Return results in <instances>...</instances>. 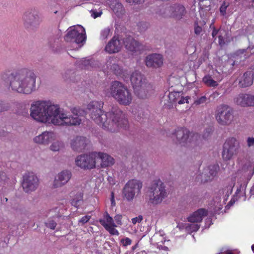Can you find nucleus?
I'll use <instances>...</instances> for the list:
<instances>
[{"instance_id":"09e8293b","label":"nucleus","mask_w":254,"mask_h":254,"mask_svg":"<svg viewBox=\"0 0 254 254\" xmlns=\"http://www.w3.org/2000/svg\"><path fill=\"white\" fill-rule=\"evenodd\" d=\"M142 216L141 215L133 218L131 219V222L133 224H135L136 223H139L142 220Z\"/></svg>"},{"instance_id":"4d7b16f0","label":"nucleus","mask_w":254,"mask_h":254,"mask_svg":"<svg viewBox=\"0 0 254 254\" xmlns=\"http://www.w3.org/2000/svg\"><path fill=\"white\" fill-rule=\"evenodd\" d=\"M212 130L211 129L208 128L206 130V132L203 134V138H206L207 137L209 136V135L211 133Z\"/></svg>"},{"instance_id":"2eb2a0df","label":"nucleus","mask_w":254,"mask_h":254,"mask_svg":"<svg viewBox=\"0 0 254 254\" xmlns=\"http://www.w3.org/2000/svg\"><path fill=\"white\" fill-rule=\"evenodd\" d=\"M24 25L27 29H33L40 23L39 15L34 11H26L23 16Z\"/></svg>"},{"instance_id":"f03ea898","label":"nucleus","mask_w":254,"mask_h":254,"mask_svg":"<svg viewBox=\"0 0 254 254\" xmlns=\"http://www.w3.org/2000/svg\"><path fill=\"white\" fill-rule=\"evenodd\" d=\"M103 105L102 101H93L87 106L89 116L97 124L111 132L128 128V120L119 107L113 106L110 111L105 113L102 110Z\"/></svg>"},{"instance_id":"774afa93","label":"nucleus","mask_w":254,"mask_h":254,"mask_svg":"<svg viewBox=\"0 0 254 254\" xmlns=\"http://www.w3.org/2000/svg\"><path fill=\"white\" fill-rule=\"evenodd\" d=\"M252 250L253 252L254 253V244L252 246Z\"/></svg>"},{"instance_id":"58836bf2","label":"nucleus","mask_w":254,"mask_h":254,"mask_svg":"<svg viewBox=\"0 0 254 254\" xmlns=\"http://www.w3.org/2000/svg\"><path fill=\"white\" fill-rule=\"evenodd\" d=\"M9 107V105L0 100V112L7 111Z\"/></svg>"},{"instance_id":"a18cd8bd","label":"nucleus","mask_w":254,"mask_h":254,"mask_svg":"<svg viewBox=\"0 0 254 254\" xmlns=\"http://www.w3.org/2000/svg\"><path fill=\"white\" fill-rule=\"evenodd\" d=\"M115 221L117 226H121L122 225V215L120 214H117L114 217Z\"/></svg>"},{"instance_id":"39448f33","label":"nucleus","mask_w":254,"mask_h":254,"mask_svg":"<svg viewBox=\"0 0 254 254\" xmlns=\"http://www.w3.org/2000/svg\"><path fill=\"white\" fill-rule=\"evenodd\" d=\"M109 94L120 105L128 106L132 101L131 92L123 83L118 81L112 82Z\"/></svg>"},{"instance_id":"c85d7f7f","label":"nucleus","mask_w":254,"mask_h":254,"mask_svg":"<svg viewBox=\"0 0 254 254\" xmlns=\"http://www.w3.org/2000/svg\"><path fill=\"white\" fill-rule=\"evenodd\" d=\"M71 204L77 208L83 202V193L81 191H72L70 193Z\"/></svg>"},{"instance_id":"b1692460","label":"nucleus","mask_w":254,"mask_h":254,"mask_svg":"<svg viewBox=\"0 0 254 254\" xmlns=\"http://www.w3.org/2000/svg\"><path fill=\"white\" fill-rule=\"evenodd\" d=\"M130 79L133 89L147 83L144 76L138 71L132 72Z\"/></svg>"},{"instance_id":"49530a36","label":"nucleus","mask_w":254,"mask_h":254,"mask_svg":"<svg viewBox=\"0 0 254 254\" xmlns=\"http://www.w3.org/2000/svg\"><path fill=\"white\" fill-rule=\"evenodd\" d=\"M225 38L222 35V34L221 33L218 36V43L220 46H223L225 45Z\"/></svg>"},{"instance_id":"c756f323","label":"nucleus","mask_w":254,"mask_h":254,"mask_svg":"<svg viewBox=\"0 0 254 254\" xmlns=\"http://www.w3.org/2000/svg\"><path fill=\"white\" fill-rule=\"evenodd\" d=\"M97 157L101 160V165L102 167L109 166L114 163V158L106 153L99 152Z\"/></svg>"},{"instance_id":"cd10ccee","label":"nucleus","mask_w":254,"mask_h":254,"mask_svg":"<svg viewBox=\"0 0 254 254\" xmlns=\"http://www.w3.org/2000/svg\"><path fill=\"white\" fill-rule=\"evenodd\" d=\"M108 4L114 12L118 17L124 13L125 9L123 5L118 0H108Z\"/></svg>"},{"instance_id":"e433bc0d","label":"nucleus","mask_w":254,"mask_h":254,"mask_svg":"<svg viewBox=\"0 0 254 254\" xmlns=\"http://www.w3.org/2000/svg\"><path fill=\"white\" fill-rule=\"evenodd\" d=\"M63 147V143L62 141H57L52 144L50 149L53 151H58Z\"/></svg>"},{"instance_id":"052dcab7","label":"nucleus","mask_w":254,"mask_h":254,"mask_svg":"<svg viewBox=\"0 0 254 254\" xmlns=\"http://www.w3.org/2000/svg\"><path fill=\"white\" fill-rule=\"evenodd\" d=\"M101 12H95V11H93L92 12V13L91 14V16L94 18H96L98 17H99L101 14Z\"/></svg>"},{"instance_id":"a211bd4d","label":"nucleus","mask_w":254,"mask_h":254,"mask_svg":"<svg viewBox=\"0 0 254 254\" xmlns=\"http://www.w3.org/2000/svg\"><path fill=\"white\" fill-rule=\"evenodd\" d=\"M122 48V43L119 37L114 36L107 43L105 47V51L110 54L117 53Z\"/></svg>"},{"instance_id":"20e7f679","label":"nucleus","mask_w":254,"mask_h":254,"mask_svg":"<svg viewBox=\"0 0 254 254\" xmlns=\"http://www.w3.org/2000/svg\"><path fill=\"white\" fill-rule=\"evenodd\" d=\"M172 137L173 140L176 138V143L189 148L187 150L188 154H189V156H187L188 160L190 158L192 160V158L195 157V155L193 154L195 150V147H196L198 140L201 139L199 134L190 132L187 128L180 127L175 129L172 133Z\"/></svg>"},{"instance_id":"864d4df0","label":"nucleus","mask_w":254,"mask_h":254,"mask_svg":"<svg viewBox=\"0 0 254 254\" xmlns=\"http://www.w3.org/2000/svg\"><path fill=\"white\" fill-rule=\"evenodd\" d=\"M248 49H241V50H239L237 51V53L238 54H244V57L245 59L247 58L249 55H246V53H248Z\"/></svg>"},{"instance_id":"6e6552de","label":"nucleus","mask_w":254,"mask_h":254,"mask_svg":"<svg viewBox=\"0 0 254 254\" xmlns=\"http://www.w3.org/2000/svg\"><path fill=\"white\" fill-rule=\"evenodd\" d=\"M215 117L219 125L228 126L234 118L233 109L227 105L221 104L217 106L215 112Z\"/></svg>"},{"instance_id":"5fc2aeb1","label":"nucleus","mask_w":254,"mask_h":254,"mask_svg":"<svg viewBox=\"0 0 254 254\" xmlns=\"http://www.w3.org/2000/svg\"><path fill=\"white\" fill-rule=\"evenodd\" d=\"M221 33V30L217 29L215 27L213 28L212 32V36L213 38H215V36L218 34H220Z\"/></svg>"},{"instance_id":"423d86ee","label":"nucleus","mask_w":254,"mask_h":254,"mask_svg":"<svg viewBox=\"0 0 254 254\" xmlns=\"http://www.w3.org/2000/svg\"><path fill=\"white\" fill-rule=\"evenodd\" d=\"M150 201L155 204L161 203L167 196L164 183L160 180H154L148 189Z\"/></svg>"},{"instance_id":"7c9ffc66","label":"nucleus","mask_w":254,"mask_h":254,"mask_svg":"<svg viewBox=\"0 0 254 254\" xmlns=\"http://www.w3.org/2000/svg\"><path fill=\"white\" fill-rule=\"evenodd\" d=\"M249 94H240L238 95L235 99L236 103L241 106H248Z\"/></svg>"},{"instance_id":"a878e982","label":"nucleus","mask_w":254,"mask_h":254,"mask_svg":"<svg viewBox=\"0 0 254 254\" xmlns=\"http://www.w3.org/2000/svg\"><path fill=\"white\" fill-rule=\"evenodd\" d=\"M86 138L83 136H78L71 140L70 144L72 149L76 151H81L86 145Z\"/></svg>"},{"instance_id":"6e6d98bb","label":"nucleus","mask_w":254,"mask_h":254,"mask_svg":"<svg viewBox=\"0 0 254 254\" xmlns=\"http://www.w3.org/2000/svg\"><path fill=\"white\" fill-rule=\"evenodd\" d=\"M111 206L112 207H114L116 205L114 193L113 192H111Z\"/></svg>"},{"instance_id":"c03bdc74","label":"nucleus","mask_w":254,"mask_h":254,"mask_svg":"<svg viewBox=\"0 0 254 254\" xmlns=\"http://www.w3.org/2000/svg\"><path fill=\"white\" fill-rule=\"evenodd\" d=\"M190 99V97L189 96H186V97H184L182 96V95L180 96V99L178 101L179 104H183L185 103H189V100Z\"/></svg>"},{"instance_id":"603ef678","label":"nucleus","mask_w":254,"mask_h":254,"mask_svg":"<svg viewBox=\"0 0 254 254\" xmlns=\"http://www.w3.org/2000/svg\"><path fill=\"white\" fill-rule=\"evenodd\" d=\"M7 179V177L5 173L3 172H0V183H4Z\"/></svg>"},{"instance_id":"3c124183","label":"nucleus","mask_w":254,"mask_h":254,"mask_svg":"<svg viewBox=\"0 0 254 254\" xmlns=\"http://www.w3.org/2000/svg\"><path fill=\"white\" fill-rule=\"evenodd\" d=\"M249 102L250 104H248V106H254V95H249L248 98Z\"/></svg>"},{"instance_id":"0eeeda50","label":"nucleus","mask_w":254,"mask_h":254,"mask_svg":"<svg viewBox=\"0 0 254 254\" xmlns=\"http://www.w3.org/2000/svg\"><path fill=\"white\" fill-rule=\"evenodd\" d=\"M186 13V8L181 4L162 6L158 12V14L163 17H172L176 20L182 19Z\"/></svg>"},{"instance_id":"ea45409f","label":"nucleus","mask_w":254,"mask_h":254,"mask_svg":"<svg viewBox=\"0 0 254 254\" xmlns=\"http://www.w3.org/2000/svg\"><path fill=\"white\" fill-rule=\"evenodd\" d=\"M91 216L90 215H85L83 216L81 219H80L78 221V224H81V225H84V224L87 223L90 219H91Z\"/></svg>"},{"instance_id":"72a5a7b5","label":"nucleus","mask_w":254,"mask_h":254,"mask_svg":"<svg viewBox=\"0 0 254 254\" xmlns=\"http://www.w3.org/2000/svg\"><path fill=\"white\" fill-rule=\"evenodd\" d=\"M182 95L181 92H171L168 95V98L171 103H178L180 96Z\"/></svg>"},{"instance_id":"1a4fd4ad","label":"nucleus","mask_w":254,"mask_h":254,"mask_svg":"<svg viewBox=\"0 0 254 254\" xmlns=\"http://www.w3.org/2000/svg\"><path fill=\"white\" fill-rule=\"evenodd\" d=\"M238 140L234 137L228 138L223 145L222 157L224 160L228 161L237 155L240 149Z\"/></svg>"},{"instance_id":"c9c22d12","label":"nucleus","mask_w":254,"mask_h":254,"mask_svg":"<svg viewBox=\"0 0 254 254\" xmlns=\"http://www.w3.org/2000/svg\"><path fill=\"white\" fill-rule=\"evenodd\" d=\"M229 5L230 2L228 0H224L222 2L219 8L220 12L222 15L225 16L226 14V10Z\"/></svg>"},{"instance_id":"393cba45","label":"nucleus","mask_w":254,"mask_h":254,"mask_svg":"<svg viewBox=\"0 0 254 254\" xmlns=\"http://www.w3.org/2000/svg\"><path fill=\"white\" fill-rule=\"evenodd\" d=\"M254 73L252 71L245 72L239 81V85L242 88L251 86L253 83Z\"/></svg>"},{"instance_id":"f8f14e48","label":"nucleus","mask_w":254,"mask_h":254,"mask_svg":"<svg viewBox=\"0 0 254 254\" xmlns=\"http://www.w3.org/2000/svg\"><path fill=\"white\" fill-rule=\"evenodd\" d=\"M96 153L84 154L78 156L75 159L76 165L84 170L91 169L95 167Z\"/></svg>"},{"instance_id":"bb28decb","label":"nucleus","mask_w":254,"mask_h":254,"mask_svg":"<svg viewBox=\"0 0 254 254\" xmlns=\"http://www.w3.org/2000/svg\"><path fill=\"white\" fill-rule=\"evenodd\" d=\"M207 213V211L205 209H199L188 217V221L192 223L201 222L203 217L206 216Z\"/></svg>"},{"instance_id":"4c0bfd02","label":"nucleus","mask_w":254,"mask_h":254,"mask_svg":"<svg viewBox=\"0 0 254 254\" xmlns=\"http://www.w3.org/2000/svg\"><path fill=\"white\" fill-rule=\"evenodd\" d=\"M207 100V98L205 96H202L200 98L195 100L193 103V105L195 106H198L203 104H204Z\"/></svg>"},{"instance_id":"9d476101","label":"nucleus","mask_w":254,"mask_h":254,"mask_svg":"<svg viewBox=\"0 0 254 254\" xmlns=\"http://www.w3.org/2000/svg\"><path fill=\"white\" fill-rule=\"evenodd\" d=\"M64 39L67 42H75L80 44L86 40L85 31L84 28L80 26H74L68 29Z\"/></svg>"},{"instance_id":"f257e3e1","label":"nucleus","mask_w":254,"mask_h":254,"mask_svg":"<svg viewBox=\"0 0 254 254\" xmlns=\"http://www.w3.org/2000/svg\"><path fill=\"white\" fill-rule=\"evenodd\" d=\"M70 115L61 109L59 105L50 102L38 101L31 105L30 116L35 120L43 123L59 126H76L80 125L81 120L78 115V110L72 108Z\"/></svg>"},{"instance_id":"de8ad7c7","label":"nucleus","mask_w":254,"mask_h":254,"mask_svg":"<svg viewBox=\"0 0 254 254\" xmlns=\"http://www.w3.org/2000/svg\"><path fill=\"white\" fill-rule=\"evenodd\" d=\"M247 143L248 147H254V137H248L247 139Z\"/></svg>"},{"instance_id":"69168bd1","label":"nucleus","mask_w":254,"mask_h":254,"mask_svg":"<svg viewBox=\"0 0 254 254\" xmlns=\"http://www.w3.org/2000/svg\"><path fill=\"white\" fill-rule=\"evenodd\" d=\"M226 254H234L232 252L228 251L226 253Z\"/></svg>"},{"instance_id":"4be33fe9","label":"nucleus","mask_w":254,"mask_h":254,"mask_svg":"<svg viewBox=\"0 0 254 254\" xmlns=\"http://www.w3.org/2000/svg\"><path fill=\"white\" fill-rule=\"evenodd\" d=\"M133 90L135 95L140 99L148 98L153 91L152 86L149 83H146L141 86L136 87Z\"/></svg>"},{"instance_id":"8fccbe9b","label":"nucleus","mask_w":254,"mask_h":254,"mask_svg":"<svg viewBox=\"0 0 254 254\" xmlns=\"http://www.w3.org/2000/svg\"><path fill=\"white\" fill-rule=\"evenodd\" d=\"M202 31V28L201 27L198 26L197 25V23L195 24L194 26V33L196 35H199Z\"/></svg>"},{"instance_id":"4468645a","label":"nucleus","mask_w":254,"mask_h":254,"mask_svg":"<svg viewBox=\"0 0 254 254\" xmlns=\"http://www.w3.org/2000/svg\"><path fill=\"white\" fill-rule=\"evenodd\" d=\"M99 222L111 235L118 236L119 235V231L115 228L117 225L114 223L113 218L107 212L104 213L103 218L100 219Z\"/></svg>"},{"instance_id":"a19ab883","label":"nucleus","mask_w":254,"mask_h":254,"mask_svg":"<svg viewBox=\"0 0 254 254\" xmlns=\"http://www.w3.org/2000/svg\"><path fill=\"white\" fill-rule=\"evenodd\" d=\"M132 241L129 238H126L121 240V243L124 247H127L131 244Z\"/></svg>"},{"instance_id":"0e129e2a","label":"nucleus","mask_w":254,"mask_h":254,"mask_svg":"<svg viewBox=\"0 0 254 254\" xmlns=\"http://www.w3.org/2000/svg\"><path fill=\"white\" fill-rule=\"evenodd\" d=\"M247 2L252 3V7H254V0H245Z\"/></svg>"},{"instance_id":"ddd939ff","label":"nucleus","mask_w":254,"mask_h":254,"mask_svg":"<svg viewBox=\"0 0 254 254\" xmlns=\"http://www.w3.org/2000/svg\"><path fill=\"white\" fill-rule=\"evenodd\" d=\"M39 186V180L33 172H28L23 176L22 187L26 192L35 190Z\"/></svg>"},{"instance_id":"680f3d73","label":"nucleus","mask_w":254,"mask_h":254,"mask_svg":"<svg viewBox=\"0 0 254 254\" xmlns=\"http://www.w3.org/2000/svg\"><path fill=\"white\" fill-rule=\"evenodd\" d=\"M191 228L193 231H196L199 229V226L197 224H193L191 226Z\"/></svg>"},{"instance_id":"f704fd0d","label":"nucleus","mask_w":254,"mask_h":254,"mask_svg":"<svg viewBox=\"0 0 254 254\" xmlns=\"http://www.w3.org/2000/svg\"><path fill=\"white\" fill-rule=\"evenodd\" d=\"M112 34V29L109 27H107L103 29L101 32V38L102 40L107 39L108 37L111 36Z\"/></svg>"},{"instance_id":"338daca9","label":"nucleus","mask_w":254,"mask_h":254,"mask_svg":"<svg viewBox=\"0 0 254 254\" xmlns=\"http://www.w3.org/2000/svg\"><path fill=\"white\" fill-rule=\"evenodd\" d=\"M254 190V187H253L252 188V189L251 190V193L254 194V193H253V192H252Z\"/></svg>"},{"instance_id":"7ed1b4c3","label":"nucleus","mask_w":254,"mask_h":254,"mask_svg":"<svg viewBox=\"0 0 254 254\" xmlns=\"http://www.w3.org/2000/svg\"><path fill=\"white\" fill-rule=\"evenodd\" d=\"M36 78L33 71L23 68L12 72L5 82L12 90L28 94L35 89Z\"/></svg>"},{"instance_id":"37998d69","label":"nucleus","mask_w":254,"mask_h":254,"mask_svg":"<svg viewBox=\"0 0 254 254\" xmlns=\"http://www.w3.org/2000/svg\"><path fill=\"white\" fill-rule=\"evenodd\" d=\"M148 24L146 22H140L137 25L140 32L145 30L148 28Z\"/></svg>"},{"instance_id":"412c9836","label":"nucleus","mask_w":254,"mask_h":254,"mask_svg":"<svg viewBox=\"0 0 254 254\" xmlns=\"http://www.w3.org/2000/svg\"><path fill=\"white\" fill-rule=\"evenodd\" d=\"M56 135L53 131H44L34 138V141L38 144H48L55 140Z\"/></svg>"},{"instance_id":"9b49d317","label":"nucleus","mask_w":254,"mask_h":254,"mask_svg":"<svg viewBox=\"0 0 254 254\" xmlns=\"http://www.w3.org/2000/svg\"><path fill=\"white\" fill-rule=\"evenodd\" d=\"M142 188V183L140 181L135 179L129 180L125 185L123 193L125 198L128 201L132 200L135 194L140 192Z\"/></svg>"},{"instance_id":"473e14b6","label":"nucleus","mask_w":254,"mask_h":254,"mask_svg":"<svg viewBox=\"0 0 254 254\" xmlns=\"http://www.w3.org/2000/svg\"><path fill=\"white\" fill-rule=\"evenodd\" d=\"M203 82L208 87H215L218 85L217 81L213 79L212 76L210 75H206L202 78Z\"/></svg>"},{"instance_id":"79ce46f5","label":"nucleus","mask_w":254,"mask_h":254,"mask_svg":"<svg viewBox=\"0 0 254 254\" xmlns=\"http://www.w3.org/2000/svg\"><path fill=\"white\" fill-rule=\"evenodd\" d=\"M45 224L48 228L52 230H54L57 226L56 222L53 220L48 221Z\"/></svg>"},{"instance_id":"2f4dec72","label":"nucleus","mask_w":254,"mask_h":254,"mask_svg":"<svg viewBox=\"0 0 254 254\" xmlns=\"http://www.w3.org/2000/svg\"><path fill=\"white\" fill-rule=\"evenodd\" d=\"M244 170L248 172V175L251 177L254 174V161L248 160L247 161L243 167Z\"/></svg>"},{"instance_id":"6ab92c4d","label":"nucleus","mask_w":254,"mask_h":254,"mask_svg":"<svg viewBox=\"0 0 254 254\" xmlns=\"http://www.w3.org/2000/svg\"><path fill=\"white\" fill-rule=\"evenodd\" d=\"M124 44L127 50L133 53L143 50L142 45L130 36H126L124 39Z\"/></svg>"},{"instance_id":"5701e85b","label":"nucleus","mask_w":254,"mask_h":254,"mask_svg":"<svg viewBox=\"0 0 254 254\" xmlns=\"http://www.w3.org/2000/svg\"><path fill=\"white\" fill-rule=\"evenodd\" d=\"M219 169V167L217 165L209 166L204 170V172L201 175V178L204 177V179H202L201 182H206L211 180L216 175Z\"/></svg>"},{"instance_id":"aec40b11","label":"nucleus","mask_w":254,"mask_h":254,"mask_svg":"<svg viewBox=\"0 0 254 254\" xmlns=\"http://www.w3.org/2000/svg\"><path fill=\"white\" fill-rule=\"evenodd\" d=\"M71 177V172L67 170L63 171L55 178L53 183V187L57 188L64 185L70 179Z\"/></svg>"},{"instance_id":"e2e57ef3","label":"nucleus","mask_w":254,"mask_h":254,"mask_svg":"<svg viewBox=\"0 0 254 254\" xmlns=\"http://www.w3.org/2000/svg\"><path fill=\"white\" fill-rule=\"evenodd\" d=\"M220 93L218 91H215L211 94V96L213 98H216L218 97Z\"/></svg>"},{"instance_id":"f3484780","label":"nucleus","mask_w":254,"mask_h":254,"mask_svg":"<svg viewBox=\"0 0 254 254\" xmlns=\"http://www.w3.org/2000/svg\"><path fill=\"white\" fill-rule=\"evenodd\" d=\"M145 62L147 67L157 68L163 65V58L160 54H152L146 57Z\"/></svg>"},{"instance_id":"bf43d9fd","label":"nucleus","mask_w":254,"mask_h":254,"mask_svg":"<svg viewBox=\"0 0 254 254\" xmlns=\"http://www.w3.org/2000/svg\"><path fill=\"white\" fill-rule=\"evenodd\" d=\"M225 64L230 65L231 66V67L232 68L235 64V62L231 60H229L226 62Z\"/></svg>"},{"instance_id":"13d9d810","label":"nucleus","mask_w":254,"mask_h":254,"mask_svg":"<svg viewBox=\"0 0 254 254\" xmlns=\"http://www.w3.org/2000/svg\"><path fill=\"white\" fill-rule=\"evenodd\" d=\"M127 1L130 3H140L144 1V0H126Z\"/></svg>"},{"instance_id":"dca6fc26","label":"nucleus","mask_w":254,"mask_h":254,"mask_svg":"<svg viewBox=\"0 0 254 254\" xmlns=\"http://www.w3.org/2000/svg\"><path fill=\"white\" fill-rule=\"evenodd\" d=\"M24 25L27 29H33L40 23L39 15L34 11H26L23 16Z\"/></svg>"}]
</instances>
